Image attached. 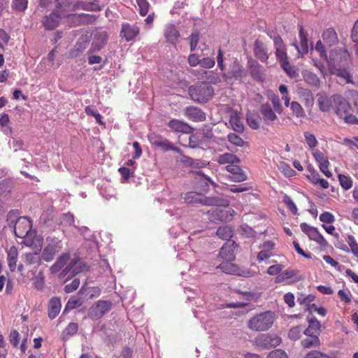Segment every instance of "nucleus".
<instances>
[{"instance_id":"f257e3e1","label":"nucleus","mask_w":358,"mask_h":358,"mask_svg":"<svg viewBox=\"0 0 358 358\" xmlns=\"http://www.w3.org/2000/svg\"><path fill=\"white\" fill-rule=\"evenodd\" d=\"M274 321L275 313L266 311L252 316L248 321L247 327L253 331H266L273 326Z\"/></svg>"},{"instance_id":"f03ea898","label":"nucleus","mask_w":358,"mask_h":358,"mask_svg":"<svg viewBox=\"0 0 358 358\" xmlns=\"http://www.w3.org/2000/svg\"><path fill=\"white\" fill-rule=\"evenodd\" d=\"M335 113L347 124H358V119L351 113L350 103L341 95L334 94Z\"/></svg>"},{"instance_id":"7ed1b4c3","label":"nucleus","mask_w":358,"mask_h":358,"mask_svg":"<svg viewBox=\"0 0 358 358\" xmlns=\"http://www.w3.org/2000/svg\"><path fill=\"white\" fill-rule=\"evenodd\" d=\"M185 201L187 203H201L204 206H226L228 201L219 197H207L194 192L186 194Z\"/></svg>"},{"instance_id":"20e7f679","label":"nucleus","mask_w":358,"mask_h":358,"mask_svg":"<svg viewBox=\"0 0 358 358\" xmlns=\"http://www.w3.org/2000/svg\"><path fill=\"white\" fill-rule=\"evenodd\" d=\"M213 88L203 83L189 88V94L191 99L199 103L208 101L213 96Z\"/></svg>"},{"instance_id":"39448f33","label":"nucleus","mask_w":358,"mask_h":358,"mask_svg":"<svg viewBox=\"0 0 358 358\" xmlns=\"http://www.w3.org/2000/svg\"><path fill=\"white\" fill-rule=\"evenodd\" d=\"M62 248V241L58 238L53 237L48 239V244L45 247L42 254L41 259L45 262H51L55 255Z\"/></svg>"},{"instance_id":"423d86ee","label":"nucleus","mask_w":358,"mask_h":358,"mask_svg":"<svg viewBox=\"0 0 358 358\" xmlns=\"http://www.w3.org/2000/svg\"><path fill=\"white\" fill-rule=\"evenodd\" d=\"M111 307V302L108 301L99 300L94 306H92L89 309L87 315L93 320H98L108 312Z\"/></svg>"},{"instance_id":"0eeeda50","label":"nucleus","mask_w":358,"mask_h":358,"mask_svg":"<svg viewBox=\"0 0 358 358\" xmlns=\"http://www.w3.org/2000/svg\"><path fill=\"white\" fill-rule=\"evenodd\" d=\"M350 55L348 51L344 48H335L332 50L329 54V57H327L328 66L330 67V62H335V66L345 65L349 60Z\"/></svg>"},{"instance_id":"6e6552de","label":"nucleus","mask_w":358,"mask_h":358,"mask_svg":"<svg viewBox=\"0 0 358 358\" xmlns=\"http://www.w3.org/2000/svg\"><path fill=\"white\" fill-rule=\"evenodd\" d=\"M31 221L25 217L18 218L14 226V233L20 238H24L28 236L31 229Z\"/></svg>"},{"instance_id":"1a4fd4ad","label":"nucleus","mask_w":358,"mask_h":358,"mask_svg":"<svg viewBox=\"0 0 358 358\" xmlns=\"http://www.w3.org/2000/svg\"><path fill=\"white\" fill-rule=\"evenodd\" d=\"M313 157L319 165L320 170L327 178L332 176L331 172L329 170L330 163L327 157H326L320 150H315L313 152Z\"/></svg>"},{"instance_id":"9d476101","label":"nucleus","mask_w":358,"mask_h":358,"mask_svg":"<svg viewBox=\"0 0 358 358\" xmlns=\"http://www.w3.org/2000/svg\"><path fill=\"white\" fill-rule=\"evenodd\" d=\"M317 99L319 109L324 113L329 112L335 103L334 94L329 96L325 92H320L317 94Z\"/></svg>"},{"instance_id":"9b49d317","label":"nucleus","mask_w":358,"mask_h":358,"mask_svg":"<svg viewBox=\"0 0 358 358\" xmlns=\"http://www.w3.org/2000/svg\"><path fill=\"white\" fill-rule=\"evenodd\" d=\"M329 69L331 74L336 75L338 77L343 78L346 83H352V80L348 67L345 65L335 66V62H330V67Z\"/></svg>"},{"instance_id":"f8f14e48","label":"nucleus","mask_w":358,"mask_h":358,"mask_svg":"<svg viewBox=\"0 0 358 358\" xmlns=\"http://www.w3.org/2000/svg\"><path fill=\"white\" fill-rule=\"evenodd\" d=\"M217 268L222 270L224 273L229 274H234L240 276L249 277L250 272L249 271L241 270L236 264L231 262L224 261L221 263Z\"/></svg>"},{"instance_id":"ddd939ff","label":"nucleus","mask_w":358,"mask_h":358,"mask_svg":"<svg viewBox=\"0 0 358 358\" xmlns=\"http://www.w3.org/2000/svg\"><path fill=\"white\" fill-rule=\"evenodd\" d=\"M139 34V28L136 25H131L129 23L122 24L120 36L127 42L134 40Z\"/></svg>"},{"instance_id":"4468645a","label":"nucleus","mask_w":358,"mask_h":358,"mask_svg":"<svg viewBox=\"0 0 358 358\" xmlns=\"http://www.w3.org/2000/svg\"><path fill=\"white\" fill-rule=\"evenodd\" d=\"M299 39H300V46H299L296 42H294L292 45L295 47L298 52L299 57H303L305 54H306L308 51V34L303 30V27L302 25L299 27Z\"/></svg>"},{"instance_id":"2eb2a0df","label":"nucleus","mask_w":358,"mask_h":358,"mask_svg":"<svg viewBox=\"0 0 358 358\" xmlns=\"http://www.w3.org/2000/svg\"><path fill=\"white\" fill-rule=\"evenodd\" d=\"M185 115L194 122H203L206 120L205 113L198 107L188 106L184 110Z\"/></svg>"},{"instance_id":"dca6fc26","label":"nucleus","mask_w":358,"mask_h":358,"mask_svg":"<svg viewBox=\"0 0 358 358\" xmlns=\"http://www.w3.org/2000/svg\"><path fill=\"white\" fill-rule=\"evenodd\" d=\"M237 246L234 241H229L220 249V256L224 261L232 262L235 259L234 249Z\"/></svg>"},{"instance_id":"f3484780","label":"nucleus","mask_w":358,"mask_h":358,"mask_svg":"<svg viewBox=\"0 0 358 358\" xmlns=\"http://www.w3.org/2000/svg\"><path fill=\"white\" fill-rule=\"evenodd\" d=\"M226 169L228 172L231 173V176L229 177L231 181L241 182L247 180V176L245 174L241 167L236 165L235 164L227 166Z\"/></svg>"},{"instance_id":"a211bd4d","label":"nucleus","mask_w":358,"mask_h":358,"mask_svg":"<svg viewBox=\"0 0 358 358\" xmlns=\"http://www.w3.org/2000/svg\"><path fill=\"white\" fill-rule=\"evenodd\" d=\"M108 34L106 31H99L95 34L90 51L95 52L102 49L108 40Z\"/></svg>"},{"instance_id":"6ab92c4d","label":"nucleus","mask_w":358,"mask_h":358,"mask_svg":"<svg viewBox=\"0 0 358 358\" xmlns=\"http://www.w3.org/2000/svg\"><path fill=\"white\" fill-rule=\"evenodd\" d=\"M164 36L166 41L176 45L180 38V33L173 24H168L165 27Z\"/></svg>"},{"instance_id":"aec40b11","label":"nucleus","mask_w":358,"mask_h":358,"mask_svg":"<svg viewBox=\"0 0 358 358\" xmlns=\"http://www.w3.org/2000/svg\"><path fill=\"white\" fill-rule=\"evenodd\" d=\"M168 125L175 132L188 134L192 130L188 124L178 120H170Z\"/></svg>"},{"instance_id":"412c9836","label":"nucleus","mask_w":358,"mask_h":358,"mask_svg":"<svg viewBox=\"0 0 358 358\" xmlns=\"http://www.w3.org/2000/svg\"><path fill=\"white\" fill-rule=\"evenodd\" d=\"M308 327L303 330L306 336L317 335L320 331V324L319 321L313 315L308 317Z\"/></svg>"},{"instance_id":"4be33fe9","label":"nucleus","mask_w":358,"mask_h":358,"mask_svg":"<svg viewBox=\"0 0 358 358\" xmlns=\"http://www.w3.org/2000/svg\"><path fill=\"white\" fill-rule=\"evenodd\" d=\"M62 307L61 300L59 297H53L50 300L48 306V317L55 318L60 312Z\"/></svg>"},{"instance_id":"5701e85b","label":"nucleus","mask_w":358,"mask_h":358,"mask_svg":"<svg viewBox=\"0 0 358 358\" xmlns=\"http://www.w3.org/2000/svg\"><path fill=\"white\" fill-rule=\"evenodd\" d=\"M322 39L329 47L334 45L338 42L337 34L336 31L331 28L327 29L323 32Z\"/></svg>"},{"instance_id":"b1692460","label":"nucleus","mask_w":358,"mask_h":358,"mask_svg":"<svg viewBox=\"0 0 358 358\" xmlns=\"http://www.w3.org/2000/svg\"><path fill=\"white\" fill-rule=\"evenodd\" d=\"M260 112L262 115L264 121L266 123L273 122L277 119V116L275 114L273 110L269 103H266L261 106Z\"/></svg>"},{"instance_id":"393cba45","label":"nucleus","mask_w":358,"mask_h":358,"mask_svg":"<svg viewBox=\"0 0 358 358\" xmlns=\"http://www.w3.org/2000/svg\"><path fill=\"white\" fill-rule=\"evenodd\" d=\"M18 251L16 247L12 246L7 251V262L10 271H14L16 268Z\"/></svg>"},{"instance_id":"a878e982","label":"nucleus","mask_w":358,"mask_h":358,"mask_svg":"<svg viewBox=\"0 0 358 358\" xmlns=\"http://www.w3.org/2000/svg\"><path fill=\"white\" fill-rule=\"evenodd\" d=\"M72 269V274L76 275L82 272L87 271L88 270V266L86 264L82 262H74L69 264L66 268L64 270L63 272L68 273L69 271Z\"/></svg>"},{"instance_id":"bb28decb","label":"nucleus","mask_w":358,"mask_h":358,"mask_svg":"<svg viewBox=\"0 0 358 358\" xmlns=\"http://www.w3.org/2000/svg\"><path fill=\"white\" fill-rule=\"evenodd\" d=\"M255 54L261 61L266 62L268 58V50L264 43L257 41L255 43Z\"/></svg>"},{"instance_id":"cd10ccee","label":"nucleus","mask_w":358,"mask_h":358,"mask_svg":"<svg viewBox=\"0 0 358 358\" xmlns=\"http://www.w3.org/2000/svg\"><path fill=\"white\" fill-rule=\"evenodd\" d=\"M302 76L303 78L304 81L309 85L313 87L320 86V80L315 73L308 70H304L302 71Z\"/></svg>"},{"instance_id":"c85d7f7f","label":"nucleus","mask_w":358,"mask_h":358,"mask_svg":"<svg viewBox=\"0 0 358 358\" xmlns=\"http://www.w3.org/2000/svg\"><path fill=\"white\" fill-rule=\"evenodd\" d=\"M229 124L236 132L241 133L244 130V126L241 121L240 116L236 112H233L230 115Z\"/></svg>"},{"instance_id":"c756f323","label":"nucleus","mask_w":358,"mask_h":358,"mask_svg":"<svg viewBox=\"0 0 358 358\" xmlns=\"http://www.w3.org/2000/svg\"><path fill=\"white\" fill-rule=\"evenodd\" d=\"M59 21V16L55 12L45 16L43 20V24L48 29H52L57 26Z\"/></svg>"},{"instance_id":"7c9ffc66","label":"nucleus","mask_w":358,"mask_h":358,"mask_svg":"<svg viewBox=\"0 0 358 358\" xmlns=\"http://www.w3.org/2000/svg\"><path fill=\"white\" fill-rule=\"evenodd\" d=\"M217 162L220 164H238L240 163L241 160L238 157H237L235 155L232 153H224L223 155H220L218 156Z\"/></svg>"},{"instance_id":"2f4dec72","label":"nucleus","mask_w":358,"mask_h":358,"mask_svg":"<svg viewBox=\"0 0 358 358\" xmlns=\"http://www.w3.org/2000/svg\"><path fill=\"white\" fill-rule=\"evenodd\" d=\"M70 258V255L69 253H63L62 254L56 262L51 266L50 271L52 273H55L58 272L68 262Z\"/></svg>"},{"instance_id":"473e14b6","label":"nucleus","mask_w":358,"mask_h":358,"mask_svg":"<svg viewBox=\"0 0 358 358\" xmlns=\"http://www.w3.org/2000/svg\"><path fill=\"white\" fill-rule=\"evenodd\" d=\"M307 338L302 340L301 345L305 348H317L320 345V341L317 335L306 336Z\"/></svg>"},{"instance_id":"72a5a7b5","label":"nucleus","mask_w":358,"mask_h":358,"mask_svg":"<svg viewBox=\"0 0 358 358\" xmlns=\"http://www.w3.org/2000/svg\"><path fill=\"white\" fill-rule=\"evenodd\" d=\"M78 329V325L76 322H71L69 325L65 328V329L62 333V339L66 340L69 336L75 335Z\"/></svg>"},{"instance_id":"f704fd0d","label":"nucleus","mask_w":358,"mask_h":358,"mask_svg":"<svg viewBox=\"0 0 358 358\" xmlns=\"http://www.w3.org/2000/svg\"><path fill=\"white\" fill-rule=\"evenodd\" d=\"M280 65L289 77L296 78L299 76V69L296 66L291 65L288 60L283 62Z\"/></svg>"},{"instance_id":"c9c22d12","label":"nucleus","mask_w":358,"mask_h":358,"mask_svg":"<svg viewBox=\"0 0 358 358\" xmlns=\"http://www.w3.org/2000/svg\"><path fill=\"white\" fill-rule=\"evenodd\" d=\"M216 234L219 238L223 240H229L233 236V231L231 227L224 226L219 227L216 231Z\"/></svg>"},{"instance_id":"e433bc0d","label":"nucleus","mask_w":358,"mask_h":358,"mask_svg":"<svg viewBox=\"0 0 358 358\" xmlns=\"http://www.w3.org/2000/svg\"><path fill=\"white\" fill-rule=\"evenodd\" d=\"M281 338L277 335H266L264 338V342L266 345H269L271 347H276L281 343Z\"/></svg>"},{"instance_id":"4c0bfd02","label":"nucleus","mask_w":358,"mask_h":358,"mask_svg":"<svg viewBox=\"0 0 358 358\" xmlns=\"http://www.w3.org/2000/svg\"><path fill=\"white\" fill-rule=\"evenodd\" d=\"M278 167L286 177H292L295 174V171L291 168V166L284 162H279Z\"/></svg>"},{"instance_id":"58836bf2","label":"nucleus","mask_w":358,"mask_h":358,"mask_svg":"<svg viewBox=\"0 0 358 358\" xmlns=\"http://www.w3.org/2000/svg\"><path fill=\"white\" fill-rule=\"evenodd\" d=\"M246 121L248 124L253 129H257L259 127V123L255 115L248 112L246 115Z\"/></svg>"},{"instance_id":"ea45409f","label":"nucleus","mask_w":358,"mask_h":358,"mask_svg":"<svg viewBox=\"0 0 358 358\" xmlns=\"http://www.w3.org/2000/svg\"><path fill=\"white\" fill-rule=\"evenodd\" d=\"M231 77H234L236 79H241L245 76L244 69L238 64L234 65L231 71L229 73Z\"/></svg>"},{"instance_id":"a19ab883","label":"nucleus","mask_w":358,"mask_h":358,"mask_svg":"<svg viewBox=\"0 0 358 358\" xmlns=\"http://www.w3.org/2000/svg\"><path fill=\"white\" fill-rule=\"evenodd\" d=\"M338 180L341 187L345 189H349L352 186V180L350 176L343 174L338 175Z\"/></svg>"},{"instance_id":"79ce46f5","label":"nucleus","mask_w":358,"mask_h":358,"mask_svg":"<svg viewBox=\"0 0 358 358\" xmlns=\"http://www.w3.org/2000/svg\"><path fill=\"white\" fill-rule=\"evenodd\" d=\"M27 0H13L12 8L17 12L24 11L27 7Z\"/></svg>"},{"instance_id":"37998d69","label":"nucleus","mask_w":358,"mask_h":358,"mask_svg":"<svg viewBox=\"0 0 358 358\" xmlns=\"http://www.w3.org/2000/svg\"><path fill=\"white\" fill-rule=\"evenodd\" d=\"M290 108L293 113L297 117H303L305 116V113L301 106L296 101H292L290 103Z\"/></svg>"},{"instance_id":"c03bdc74","label":"nucleus","mask_w":358,"mask_h":358,"mask_svg":"<svg viewBox=\"0 0 358 358\" xmlns=\"http://www.w3.org/2000/svg\"><path fill=\"white\" fill-rule=\"evenodd\" d=\"M302 332L303 333L302 327H294L289 330L288 336L292 341H297L301 338Z\"/></svg>"},{"instance_id":"a18cd8bd","label":"nucleus","mask_w":358,"mask_h":358,"mask_svg":"<svg viewBox=\"0 0 358 358\" xmlns=\"http://www.w3.org/2000/svg\"><path fill=\"white\" fill-rule=\"evenodd\" d=\"M303 135H304L306 143L308 144V145L309 146L310 148L313 149L317 145L318 142H317V140L316 139L314 134H313L308 131H305Z\"/></svg>"},{"instance_id":"49530a36","label":"nucleus","mask_w":358,"mask_h":358,"mask_svg":"<svg viewBox=\"0 0 358 358\" xmlns=\"http://www.w3.org/2000/svg\"><path fill=\"white\" fill-rule=\"evenodd\" d=\"M25 261L27 264L30 265H38L40 263V257L36 252L34 253H26Z\"/></svg>"},{"instance_id":"de8ad7c7","label":"nucleus","mask_w":358,"mask_h":358,"mask_svg":"<svg viewBox=\"0 0 358 358\" xmlns=\"http://www.w3.org/2000/svg\"><path fill=\"white\" fill-rule=\"evenodd\" d=\"M85 292H87V294L89 295L90 299H94L97 298L101 294V290L98 287H90L87 289H84V287H82L79 292V293H85Z\"/></svg>"},{"instance_id":"09e8293b","label":"nucleus","mask_w":358,"mask_h":358,"mask_svg":"<svg viewBox=\"0 0 358 358\" xmlns=\"http://www.w3.org/2000/svg\"><path fill=\"white\" fill-rule=\"evenodd\" d=\"M270 100L273 104L274 110L279 114L282 113L283 108L278 96L275 94H272L270 96Z\"/></svg>"},{"instance_id":"8fccbe9b","label":"nucleus","mask_w":358,"mask_h":358,"mask_svg":"<svg viewBox=\"0 0 358 358\" xmlns=\"http://www.w3.org/2000/svg\"><path fill=\"white\" fill-rule=\"evenodd\" d=\"M282 201L294 215L297 214L298 209L292 199L288 195L285 194L282 197Z\"/></svg>"},{"instance_id":"3c124183","label":"nucleus","mask_w":358,"mask_h":358,"mask_svg":"<svg viewBox=\"0 0 358 358\" xmlns=\"http://www.w3.org/2000/svg\"><path fill=\"white\" fill-rule=\"evenodd\" d=\"M82 303L83 302L80 299L71 298L66 304L64 312H66L69 310H73L77 307H79L82 305Z\"/></svg>"},{"instance_id":"603ef678","label":"nucleus","mask_w":358,"mask_h":358,"mask_svg":"<svg viewBox=\"0 0 358 358\" xmlns=\"http://www.w3.org/2000/svg\"><path fill=\"white\" fill-rule=\"evenodd\" d=\"M295 275L294 271H286L278 274L275 278V282H282L288 279L292 278Z\"/></svg>"},{"instance_id":"864d4df0","label":"nucleus","mask_w":358,"mask_h":358,"mask_svg":"<svg viewBox=\"0 0 358 358\" xmlns=\"http://www.w3.org/2000/svg\"><path fill=\"white\" fill-rule=\"evenodd\" d=\"M228 140L230 143L237 145V146H243L244 145V141L237 134L234 133H230L228 136Z\"/></svg>"},{"instance_id":"5fc2aeb1","label":"nucleus","mask_w":358,"mask_h":358,"mask_svg":"<svg viewBox=\"0 0 358 358\" xmlns=\"http://www.w3.org/2000/svg\"><path fill=\"white\" fill-rule=\"evenodd\" d=\"M275 55L280 64L288 60L285 47L275 49Z\"/></svg>"},{"instance_id":"6e6d98bb","label":"nucleus","mask_w":358,"mask_h":358,"mask_svg":"<svg viewBox=\"0 0 358 358\" xmlns=\"http://www.w3.org/2000/svg\"><path fill=\"white\" fill-rule=\"evenodd\" d=\"M352 253L358 257V244L353 236L349 235L347 240Z\"/></svg>"},{"instance_id":"4d7b16f0","label":"nucleus","mask_w":358,"mask_h":358,"mask_svg":"<svg viewBox=\"0 0 358 358\" xmlns=\"http://www.w3.org/2000/svg\"><path fill=\"white\" fill-rule=\"evenodd\" d=\"M315 50L320 54V57L325 60H327V54L322 41L319 40L315 46Z\"/></svg>"},{"instance_id":"13d9d810","label":"nucleus","mask_w":358,"mask_h":358,"mask_svg":"<svg viewBox=\"0 0 358 358\" xmlns=\"http://www.w3.org/2000/svg\"><path fill=\"white\" fill-rule=\"evenodd\" d=\"M82 9L90 11L100 10V6L96 2L83 3L80 5Z\"/></svg>"},{"instance_id":"bf43d9fd","label":"nucleus","mask_w":358,"mask_h":358,"mask_svg":"<svg viewBox=\"0 0 358 358\" xmlns=\"http://www.w3.org/2000/svg\"><path fill=\"white\" fill-rule=\"evenodd\" d=\"M199 40V35L197 31L193 32L189 36L190 50H195Z\"/></svg>"},{"instance_id":"052dcab7","label":"nucleus","mask_w":358,"mask_h":358,"mask_svg":"<svg viewBox=\"0 0 358 358\" xmlns=\"http://www.w3.org/2000/svg\"><path fill=\"white\" fill-rule=\"evenodd\" d=\"M139 6L140 14L143 16L145 15L148 12L149 3L147 0H136Z\"/></svg>"},{"instance_id":"680f3d73","label":"nucleus","mask_w":358,"mask_h":358,"mask_svg":"<svg viewBox=\"0 0 358 358\" xmlns=\"http://www.w3.org/2000/svg\"><path fill=\"white\" fill-rule=\"evenodd\" d=\"M267 358H288V356L284 350L278 349L271 351Z\"/></svg>"},{"instance_id":"e2e57ef3","label":"nucleus","mask_w":358,"mask_h":358,"mask_svg":"<svg viewBox=\"0 0 358 358\" xmlns=\"http://www.w3.org/2000/svg\"><path fill=\"white\" fill-rule=\"evenodd\" d=\"M320 220L322 222L331 224L335 221V217L331 213L324 212L320 215Z\"/></svg>"},{"instance_id":"0e129e2a","label":"nucleus","mask_w":358,"mask_h":358,"mask_svg":"<svg viewBox=\"0 0 358 358\" xmlns=\"http://www.w3.org/2000/svg\"><path fill=\"white\" fill-rule=\"evenodd\" d=\"M227 189L233 193H240L248 190L249 188L245 186V185H231L227 187Z\"/></svg>"},{"instance_id":"69168bd1","label":"nucleus","mask_w":358,"mask_h":358,"mask_svg":"<svg viewBox=\"0 0 358 358\" xmlns=\"http://www.w3.org/2000/svg\"><path fill=\"white\" fill-rule=\"evenodd\" d=\"M199 65L203 68L210 69L214 66L215 60L211 57H205L201 59Z\"/></svg>"},{"instance_id":"338daca9","label":"nucleus","mask_w":358,"mask_h":358,"mask_svg":"<svg viewBox=\"0 0 358 358\" xmlns=\"http://www.w3.org/2000/svg\"><path fill=\"white\" fill-rule=\"evenodd\" d=\"M80 285V280L77 278L74 279L71 284L66 285L64 287V291L66 293H71L78 289Z\"/></svg>"},{"instance_id":"774afa93","label":"nucleus","mask_w":358,"mask_h":358,"mask_svg":"<svg viewBox=\"0 0 358 358\" xmlns=\"http://www.w3.org/2000/svg\"><path fill=\"white\" fill-rule=\"evenodd\" d=\"M303 358H329L326 354L317 350L308 352Z\"/></svg>"}]
</instances>
